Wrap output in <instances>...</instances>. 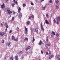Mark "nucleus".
I'll return each instance as SVG.
<instances>
[{"label": "nucleus", "instance_id": "7ed1b4c3", "mask_svg": "<svg viewBox=\"0 0 60 60\" xmlns=\"http://www.w3.org/2000/svg\"><path fill=\"white\" fill-rule=\"evenodd\" d=\"M28 32V30H27V29L26 28V27H25V34H27V33Z\"/></svg>", "mask_w": 60, "mask_h": 60}, {"label": "nucleus", "instance_id": "4be33fe9", "mask_svg": "<svg viewBox=\"0 0 60 60\" xmlns=\"http://www.w3.org/2000/svg\"><path fill=\"white\" fill-rule=\"evenodd\" d=\"M27 25H29L30 24V21H28L27 22Z\"/></svg>", "mask_w": 60, "mask_h": 60}, {"label": "nucleus", "instance_id": "4d7b16f0", "mask_svg": "<svg viewBox=\"0 0 60 60\" xmlns=\"http://www.w3.org/2000/svg\"><path fill=\"white\" fill-rule=\"evenodd\" d=\"M5 25L6 26V25H7V23L6 22L5 24Z\"/></svg>", "mask_w": 60, "mask_h": 60}, {"label": "nucleus", "instance_id": "13d9d810", "mask_svg": "<svg viewBox=\"0 0 60 60\" xmlns=\"http://www.w3.org/2000/svg\"><path fill=\"white\" fill-rule=\"evenodd\" d=\"M46 41L47 42H48V39H46Z\"/></svg>", "mask_w": 60, "mask_h": 60}, {"label": "nucleus", "instance_id": "58836bf2", "mask_svg": "<svg viewBox=\"0 0 60 60\" xmlns=\"http://www.w3.org/2000/svg\"><path fill=\"white\" fill-rule=\"evenodd\" d=\"M46 16L47 17V18H48L49 17V15L48 14H46Z\"/></svg>", "mask_w": 60, "mask_h": 60}, {"label": "nucleus", "instance_id": "0eeeda50", "mask_svg": "<svg viewBox=\"0 0 60 60\" xmlns=\"http://www.w3.org/2000/svg\"><path fill=\"white\" fill-rule=\"evenodd\" d=\"M11 13H12V11H11L9 10L8 11V14H11Z\"/></svg>", "mask_w": 60, "mask_h": 60}, {"label": "nucleus", "instance_id": "20e7f679", "mask_svg": "<svg viewBox=\"0 0 60 60\" xmlns=\"http://www.w3.org/2000/svg\"><path fill=\"white\" fill-rule=\"evenodd\" d=\"M41 29L42 30V31H44V28H43V25H42V23L41 22Z\"/></svg>", "mask_w": 60, "mask_h": 60}, {"label": "nucleus", "instance_id": "49530a36", "mask_svg": "<svg viewBox=\"0 0 60 60\" xmlns=\"http://www.w3.org/2000/svg\"><path fill=\"white\" fill-rule=\"evenodd\" d=\"M47 46H50V45L49 44H47Z\"/></svg>", "mask_w": 60, "mask_h": 60}, {"label": "nucleus", "instance_id": "a878e982", "mask_svg": "<svg viewBox=\"0 0 60 60\" xmlns=\"http://www.w3.org/2000/svg\"><path fill=\"white\" fill-rule=\"evenodd\" d=\"M12 40H14L15 39V37H14V36H12Z\"/></svg>", "mask_w": 60, "mask_h": 60}, {"label": "nucleus", "instance_id": "473e14b6", "mask_svg": "<svg viewBox=\"0 0 60 60\" xmlns=\"http://www.w3.org/2000/svg\"><path fill=\"white\" fill-rule=\"evenodd\" d=\"M14 5H15V4H12V6H13V7H14Z\"/></svg>", "mask_w": 60, "mask_h": 60}, {"label": "nucleus", "instance_id": "ddd939ff", "mask_svg": "<svg viewBox=\"0 0 60 60\" xmlns=\"http://www.w3.org/2000/svg\"><path fill=\"white\" fill-rule=\"evenodd\" d=\"M45 22L46 24H47L48 25H49V22L47 21V20H46L45 21Z\"/></svg>", "mask_w": 60, "mask_h": 60}, {"label": "nucleus", "instance_id": "f03ea898", "mask_svg": "<svg viewBox=\"0 0 60 60\" xmlns=\"http://www.w3.org/2000/svg\"><path fill=\"white\" fill-rule=\"evenodd\" d=\"M6 34V33L4 32H0V35L1 36H3L5 34Z\"/></svg>", "mask_w": 60, "mask_h": 60}, {"label": "nucleus", "instance_id": "4468645a", "mask_svg": "<svg viewBox=\"0 0 60 60\" xmlns=\"http://www.w3.org/2000/svg\"><path fill=\"white\" fill-rule=\"evenodd\" d=\"M10 59L11 60H13L14 58L13 57H11L10 58Z\"/></svg>", "mask_w": 60, "mask_h": 60}, {"label": "nucleus", "instance_id": "5701e85b", "mask_svg": "<svg viewBox=\"0 0 60 60\" xmlns=\"http://www.w3.org/2000/svg\"><path fill=\"white\" fill-rule=\"evenodd\" d=\"M52 34H53V35H55V34H56V33H55V32H54L53 31H52Z\"/></svg>", "mask_w": 60, "mask_h": 60}, {"label": "nucleus", "instance_id": "dca6fc26", "mask_svg": "<svg viewBox=\"0 0 60 60\" xmlns=\"http://www.w3.org/2000/svg\"><path fill=\"white\" fill-rule=\"evenodd\" d=\"M24 41H28V38H25L24 40Z\"/></svg>", "mask_w": 60, "mask_h": 60}, {"label": "nucleus", "instance_id": "f8f14e48", "mask_svg": "<svg viewBox=\"0 0 60 60\" xmlns=\"http://www.w3.org/2000/svg\"><path fill=\"white\" fill-rule=\"evenodd\" d=\"M56 20H57V21H60V17H57L56 18Z\"/></svg>", "mask_w": 60, "mask_h": 60}, {"label": "nucleus", "instance_id": "1a4fd4ad", "mask_svg": "<svg viewBox=\"0 0 60 60\" xmlns=\"http://www.w3.org/2000/svg\"><path fill=\"white\" fill-rule=\"evenodd\" d=\"M42 44V42L40 40V41L38 43L39 45H41V44Z\"/></svg>", "mask_w": 60, "mask_h": 60}, {"label": "nucleus", "instance_id": "6e6552de", "mask_svg": "<svg viewBox=\"0 0 60 60\" xmlns=\"http://www.w3.org/2000/svg\"><path fill=\"white\" fill-rule=\"evenodd\" d=\"M5 10L7 11H8L10 10V8H7L5 9Z\"/></svg>", "mask_w": 60, "mask_h": 60}, {"label": "nucleus", "instance_id": "c85d7f7f", "mask_svg": "<svg viewBox=\"0 0 60 60\" xmlns=\"http://www.w3.org/2000/svg\"><path fill=\"white\" fill-rule=\"evenodd\" d=\"M57 56L58 55H56V56H55V58L56 59H57V58L58 57V56Z\"/></svg>", "mask_w": 60, "mask_h": 60}, {"label": "nucleus", "instance_id": "09e8293b", "mask_svg": "<svg viewBox=\"0 0 60 60\" xmlns=\"http://www.w3.org/2000/svg\"><path fill=\"white\" fill-rule=\"evenodd\" d=\"M31 19V16H30L29 17L28 19Z\"/></svg>", "mask_w": 60, "mask_h": 60}, {"label": "nucleus", "instance_id": "37998d69", "mask_svg": "<svg viewBox=\"0 0 60 60\" xmlns=\"http://www.w3.org/2000/svg\"><path fill=\"white\" fill-rule=\"evenodd\" d=\"M28 49H28V47H27L26 49V51H27Z\"/></svg>", "mask_w": 60, "mask_h": 60}, {"label": "nucleus", "instance_id": "bb28decb", "mask_svg": "<svg viewBox=\"0 0 60 60\" xmlns=\"http://www.w3.org/2000/svg\"><path fill=\"white\" fill-rule=\"evenodd\" d=\"M11 44V42H9L8 44V47H10V45Z\"/></svg>", "mask_w": 60, "mask_h": 60}, {"label": "nucleus", "instance_id": "9b49d317", "mask_svg": "<svg viewBox=\"0 0 60 60\" xmlns=\"http://www.w3.org/2000/svg\"><path fill=\"white\" fill-rule=\"evenodd\" d=\"M54 57V55H51L49 57V58L50 59H51L52 58V57Z\"/></svg>", "mask_w": 60, "mask_h": 60}, {"label": "nucleus", "instance_id": "412c9836", "mask_svg": "<svg viewBox=\"0 0 60 60\" xmlns=\"http://www.w3.org/2000/svg\"><path fill=\"white\" fill-rule=\"evenodd\" d=\"M35 41V39H34V37H33V40L32 41V43H34V41Z\"/></svg>", "mask_w": 60, "mask_h": 60}, {"label": "nucleus", "instance_id": "72a5a7b5", "mask_svg": "<svg viewBox=\"0 0 60 60\" xmlns=\"http://www.w3.org/2000/svg\"><path fill=\"white\" fill-rule=\"evenodd\" d=\"M12 32V30H10L9 31V33H11Z\"/></svg>", "mask_w": 60, "mask_h": 60}, {"label": "nucleus", "instance_id": "7c9ffc66", "mask_svg": "<svg viewBox=\"0 0 60 60\" xmlns=\"http://www.w3.org/2000/svg\"><path fill=\"white\" fill-rule=\"evenodd\" d=\"M53 21L54 23H56V19H54Z\"/></svg>", "mask_w": 60, "mask_h": 60}, {"label": "nucleus", "instance_id": "0e129e2a", "mask_svg": "<svg viewBox=\"0 0 60 60\" xmlns=\"http://www.w3.org/2000/svg\"><path fill=\"white\" fill-rule=\"evenodd\" d=\"M35 0L36 2H37L38 1V0Z\"/></svg>", "mask_w": 60, "mask_h": 60}, {"label": "nucleus", "instance_id": "338daca9", "mask_svg": "<svg viewBox=\"0 0 60 60\" xmlns=\"http://www.w3.org/2000/svg\"><path fill=\"white\" fill-rule=\"evenodd\" d=\"M1 11L0 10V13H1Z\"/></svg>", "mask_w": 60, "mask_h": 60}, {"label": "nucleus", "instance_id": "6ab92c4d", "mask_svg": "<svg viewBox=\"0 0 60 60\" xmlns=\"http://www.w3.org/2000/svg\"><path fill=\"white\" fill-rule=\"evenodd\" d=\"M55 6L56 7V8L57 10H58V9L59 8V7L57 5H56Z\"/></svg>", "mask_w": 60, "mask_h": 60}, {"label": "nucleus", "instance_id": "cd10ccee", "mask_svg": "<svg viewBox=\"0 0 60 60\" xmlns=\"http://www.w3.org/2000/svg\"><path fill=\"white\" fill-rule=\"evenodd\" d=\"M45 9V7H42V10H44Z\"/></svg>", "mask_w": 60, "mask_h": 60}, {"label": "nucleus", "instance_id": "774afa93", "mask_svg": "<svg viewBox=\"0 0 60 60\" xmlns=\"http://www.w3.org/2000/svg\"><path fill=\"white\" fill-rule=\"evenodd\" d=\"M10 17H11V15H10Z\"/></svg>", "mask_w": 60, "mask_h": 60}, {"label": "nucleus", "instance_id": "f704fd0d", "mask_svg": "<svg viewBox=\"0 0 60 60\" xmlns=\"http://www.w3.org/2000/svg\"><path fill=\"white\" fill-rule=\"evenodd\" d=\"M27 47H28L29 49H31V47L30 46H28Z\"/></svg>", "mask_w": 60, "mask_h": 60}, {"label": "nucleus", "instance_id": "6e6d98bb", "mask_svg": "<svg viewBox=\"0 0 60 60\" xmlns=\"http://www.w3.org/2000/svg\"><path fill=\"white\" fill-rule=\"evenodd\" d=\"M48 38V36H46V39H48V38Z\"/></svg>", "mask_w": 60, "mask_h": 60}, {"label": "nucleus", "instance_id": "79ce46f5", "mask_svg": "<svg viewBox=\"0 0 60 60\" xmlns=\"http://www.w3.org/2000/svg\"><path fill=\"white\" fill-rule=\"evenodd\" d=\"M49 2L50 3H51L52 2V0H50Z\"/></svg>", "mask_w": 60, "mask_h": 60}, {"label": "nucleus", "instance_id": "e433bc0d", "mask_svg": "<svg viewBox=\"0 0 60 60\" xmlns=\"http://www.w3.org/2000/svg\"><path fill=\"white\" fill-rule=\"evenodd\" d=\"M31 5H34V4L33 3V2L31 3Z\"/></svg>", "mask_w": 60, "mask_h": 60}, {"label": "nucleus", "instance_id": "5fc2aeb1", "mask_svg": "<svg viewBox=\"0 0 60 60\" xmlns=\"http://www.w3.org/2000/svg\"><path fill=\"white\" fill-rule=\"evenodd\" d=\"M57 56H59V57H60V55H58V54H57Z\"/></svg>", "mask_w": 60, "mask_h": 60}, {"label": "nucleus", "instance_id": "39448f33", "mask_svg": "<svg viewBox=\"0 0 60 60\" xmlns=\"http://www.w3.org/2000/svg\"><path fill=\"white\" fill-rule=\"evenodd\" d=\"M38 29H39V28H35V29H34V32H36L37 33H38Z\"/></svg>", "mask_w": 60, "mask_h": 60}, {"label": "nucleus", "instance_id": "c9c22d12", "mask_svg": "<svg viewBox=\"0 0 60 60\" xmlns=\"http://www.w3.org/2000/svg\"><path fill=\"white\" fill-rule=\"evenodd\" d=\"M9 27V26H8V25H7V26H6V28H8Z\"/></svg>", "mask_w": 60, "mask_h": 60}, {"label": "nucleus", "instance_id": "2eb2a0df", "mask_svg": "<svg viewBox=\"0 0 60 60\" xmlns=\"http://www.w3.org/2000/svg\"><path fill=\"white\" fill-rule=\"evenodd\" d=\"M22 53H23V52L22 51H20L18 52L19 54H22Z\"/></svg>", "mask_w": 60, "mask_h": 60}, {"label": "nucleus", "instance_id": "b1692460", "mask_svg": "<svg viewBox=\"0 0 60 60\" xmlns=\"http://www.w3.org/2000/svg\"><path fill=\"white\" fill-rule=\"evenodd\" d=\"M56 36L57 37H58V36H59V34H58L56 33Z\"/></svg>", "mask_w": 60, "mask_h": 60}, {"label": "nucleus", "instance_id": "9d476101", "mask_svg": "<svg viewBox=\"0 0 60 60\" xmlns=\"http://www.w3.org/2000/svg\"><path fill=\"white\" fill-rule=\"evenodd\" d=\"M15 60H19V58H18V56H15Z\"/></svg>", "mask_w": 60, "mask_h": 60}, {"label": "nucleus", "instance_id": "ea45409f", "mask_svg": "<svg viewBox=\"0 0 60 60\" xmlns=\"http://www.w3.org/2000/svg\"><path fill=\"white\" fill-rule=\"evenodd\" d=\"M14 17H12V20L13 21V20H14Z\"/></svg>", "mask_w": 60, "mask_h": 60}, {"label": "nucleus", "instance_id": "a211bd4d", "mask_svg": "<svg viewBox=\"0 0 60 60\" xmlns=\"http://www.w3.org/2000/svg\"><path fill=\"white\" fill-rule=\"evenodd\" d=\"M58 0H57V1H56V0H55V2L56 4H57L59 2V1H58Z\"/></svg>", "mask_w": 60, "mask_h": 60}, {"label": "nucleus", "instance_id": "8fccbe9b", "mask_svg": "<svg viewBox=\"0 0 60 60\" xmlns=\"http://www.w3.org/2000/svg\"><path fill=\"white\" fill-rule=\"evenodd\" d=\"M57 59L58 60H60V58H59L58 57L57 58Z\"/></svg>", "mask_w": 60, "mask_h": 60}, {"label": "nucleus", "instance_id": "f257e3e1", "mask_svg": "<svg viewBox=\"0 0 60 60\" xmlns=\"http://www.w3.org/2000/svg\"><path fill=\"white\" fill-rule=\"evenodd\" d=\"M21 8L19 7L18 9V12L19 13V14H17L16 16H18V18H19V19H21V17H22V14L21 13L20 11H21Z\"/></svg>", "mask_w": 60, "mask_h": 60}, {"label": "nucleus", "instance_id": "a19ab883", "mask_svg": "<svg viewBox=\"0 0 60 60\" xmlns=\"http://www.w3.org/2000/svg\"><path fill=\"white\" fill-rule=\"evenodd\" d=\"M31 18L34 19V15H32L31 16Z\"/></svg>", "mask_w": 60, "mask_h": 60}, {"label": "nucleus", "instance_id": "423d86ee", "mask_svg": "<svg viewBox=\"0 0 60 60\" xmlns=\"http://www.w3.org/2000/svg\"><path fill=\"white\" fill-rule=\"evenodd\" d=\"M1 7L2 9H4L5 8V6H4V3H3V5H1Z\"/></svg>", "mask_w": 60, "mask_h": 60}, {"label": "nucleus", "instance_id": "603ef678", "mask_svg": "<svg viewBox=\"0 0 60 60\" xmlns=\"http://www.w3.org/2000/svg\"><path fill=\"white\" fill-rule=\"evenodd\" d=\"M44 1V0H41V2H43Z\"/></svg>", "mask_w": 60, "mask_h": 60}, {"label": "nucleus", "instance_id": "3c124183", "mask_svg": "<svg viewBox=\"0 0 60 60\" xmlns=\"http://www.w3.org/2000/svg\"><path fill=\"white\" fill-rule=\"evenodd\" d=\"M41 54H43V52L42 51V50L41 51Z\"/></svg>", "mask_w": 60, "mask_h": 60}, {"label": "nucleus", "instance_id": "680f3d73", "mask_svg": "<svg viewBox=\"0 0 60 60\" xmlns=\"http://www.w3.org/2000/svg\"><path fill=\"white\" fill-rule=\"evenodd\" d=\"M1 26H3V24H2V23H1Z\"/></svg>", "mask_w": 60, "mask_h": 60}, {"label": "nucleus", "instance_id": "a18cd8bd", "mask_svg": "<svg viewBox=\"0 0 60 60\" xmlns=\"http://www.w3.org/2000/svg\"><path fill=\"white\" fill-rule=\"evenodd\" d=\"M13 14H14V15L15 14V13H15V11H13Z\"/></svg>", "mask_w": 60, "mask_h": 60}, {"label": "nucleus", "instance_id": "864d4df0", "mask_svg": "<svg viewBox=\"0 0 60 60\" xmlns=\"http://www.w3.org/2000/svg\"><path fill=\"white\" fill-rule=\"evenodd\" d=\"M49 54V53H48V52H47L46 53V55H48Z\"/></svg>", "mask_w": 60, "mask_h": 60}, {"label": "nucleus", "instance_id": "052dcab7", "mask_svg": "<svg viewBox=\"0 0 60 60\" xmlns=\"http://www.w3.org/2000/svg\"><path fill=\"white\" fill-rule=\"evenodd\" d=\"M51 37H52V33H51Z\"/></svg>", "mask_w": 60, "mask_h": 60}, {"label": "nucleus", "instance_id": "e2e57ef3", "mask_svg": "<svg viewBox=\"0 0 60 60\" xmlns=\"http://www.w3.org/2000/svg\"><path fill=\"white\" fill-rule=\"evenodd\" d=\"M24 58V57H22V59H23Z\"/></svg>", "mask_w": 60, "mask_h": 60}, {"label": "nucleus", "instance_id": "de8ad7c7", "mask_svg": "<svg viewBox=\"0 0 60 60\" xmlns=\"http://www.w3.org/2000/svg\"><path fill=\"white\" fill-rule=\"evenodd\" d=\"M56 24H57L58 25L59 24V22L57 21V22H56Z\"/></svg>", "mask_w": 60, "mask_h": 60}, {"label": "nucleus", "instance_id": "69168bd1", "mask_svg": "<svg viewBox=\"0 0 60 60\" xmlns=\"http://www.w3.org/2000/svg\"><path fill=\"white\" fill-rule=\"evenodd\" d=\"M4 58H5V59H6V57H5Z\"/></svg>", "mask_w": 60, "mask_h": 60}, {"label": "nucleus", "instance_id": "393cba45", "mask_svg": "<svg viewBox=\"0 0 60 60\" xmlns=\"http://www.w3.org/2000/svg\"><path fill=\"white\" fill-rule=\"evenodd\" d=\"M51 55V51H49V56H50Z\"/></svg>", "mask_w": 60, "mask_h": 60}, {"label": "nucleus", "instance_id": "f3484780", "mask_svg": "<svg viewBox=\"0 0 60 60\" xmlns=\"http://www.w3.org/2000/svg\"><path fill=\"white\" fill-rule=\"evenodd\" d=\"M18 40H19V38H16V39H15L14 40L15 41H18Z\"/></svg>", "mask_w": 60, "mask_h": 60}, {"label": "nucleus", "instance_id": "4c0bfd02", "mask_svg": "<svg viewBox=\"0 0 60 60\" xmlns=\"http://www.w3.org/2000/svg\"><path fill=\"white\" fill-rule=\"evenodd\" d=\"M2 43H4V40H2Z\"/></svg>", "mask_w": 60, "mask_h": 60}, {"label": "nucleus", "instance_id": "2f4dec72", "mask_svg": "<svg viewBox=\"0 0 60 60\" xmlns=\"http://www.w3.org/2000/svg\"><path fill=\"white\" fill-rule=\"evenodd\" d=\"M22 6H23V7H24L25 6H26V4H23L22 5Z\"/></svg>", "mask_w": 60, "mask_h": 60}, {"label": "nucleus", "instance_id": "c756f323", "mask_svg": "<svg viewBox=\"0 0 60 60\" xmlns=\"http://www.w3.org/2000/svg\"><path fill=\"white\" fill-rule=\"evenodd\" d=\"M13 1H14V2H15V3H16L18 4V2H17V1H16V0H14Z\"/></svg>", "mask_w": 60, "mask_h": 60}, {"label": "nucleus", "instance_id": "aec40b11", "mask_svg": "<svg viewBox=\"0 0 60 60\" xmlns=\"http://www.w3.org/2000/svg\"><path fill=\"white\" fill-rule=\"evenodd\" d=\"M30 29L32 32H33L34 31V29H33L32 28L30 27Z\"/></svg>", "mask_w": 60, "mask_h": 60}, {"label": "nucleus", "instance_id": "bf43d9fd", "mask_svg": "<svg viewBox=\"0 0 60 60\" xmlns=\"http://www.w3.org/2000/svg\"><path fill=\"white\" fill-rule=\"evenodd\" d=\"M45 46L46 47V48H47L48 49H49V48L47 46H46V45H45Z\"/></svg>", "mask_w": 60, "mask_h": 60}, {"label": "nucleus", "instance_id": "c03bdc74", "mask_svg": "<svg viewBox=\"0 0 60 60\" xmlns=\"http://www.w3.org/2000/svg\"><path fill=\"white\" fill-rule=\"evenodd\" d=\"M5 32H6L7 31V28H6L5 29Z\"/></svg>", "mask_w": 60, "mask_h": 60}]
</instances>
